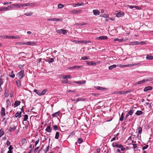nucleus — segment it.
I'll use <instances>...</instances> for the list:
<instances>
[{
    "mask_svg": "<svg viewBox=\"0 0 153 153\" xmlns=\"http://www.w3.org/2000/svg\"><path fill=\"white\" fill-rule=\"evenodd\" d=\"M88 59V57H87L86 56H84L83 57H82L81 58L82 59V60H86Z\"/></svg>",
    "mask_w": 153,
    "mask_h": 153,
    "instance_id": "obj_62",
    "label": "nucleus"
},
{
    "mask_svg": "<svg viewBox=\"0 0 153 153\" xmlns=\"http://www.w3.org/2000/svg\"><path fill=\"white\" fill-rule=\"evenodd\" d=\"M83 3H78V4H77L76 6H77V7H79V6H82L83 5Z\"/></svg>",
    "mask_w": 153,
    "mask_h": 153,
    "instance_id": "obj_59",
    "label": "nucleus"
},
{
    "mask_svg": "<svg viewBox=\"0 0 153 153\" xmlns=\"http://www.w3.org/2000/svg\"><path fill=\"white\" fill-rule=\"evenodd\" d=\"M95 88L97 89L98 90H107V88H104L102 87H100V86H97L95 87Z\"/></svg>",
    "mask_w": 153,
    "mask_h": 153,
    "instance_id": "obj_10",
    "label": "nucleus"
},
{
    "mask_svg": "<svg viewBox=\"0 0 153 153\" xmlns=\"http://www.w3.org/2000/svg\"><path fill=\"white\" fill-rule=\"evenodd\" d=\"M148 145H146L142 148V149L143 150H144L145 149H147L148 148Z\"/></svg>",
    "mask_w": 153,
    "mask_h": 153,
    "instance_id": "obj_55",
    "label": "nucleus"
},
{
    "mask_svg": "<svg viewBox=\"0 0 153 153\" xmlns=\"http://www.w3.org/2000/svg\"><path fill=\"white\" fill-rule=\"evenodd\" d=\"M112 146L114 147H117V144L116 142H114L112 143Z\"/></svg>",
    "mask_w": 153,
    "mask_h": 153,
    "instance_id": "obj_48",
    "label": "nucleus"
},
{
    "mask_svg": "<svg viewBox=\"0 0 153 153\" xmlns=\"http://www.w3.org/2000/svg\"><path fill=\"white\" fill-rule=\"evenodd\" d=\"M149 81V80L148 79H144L142 80L139 81L137 82H136L135 83V85H137L142 84L146 82H147V81Z\"/></svg>",
    "mask_w": 153,
    "mask_h": 153,
    "instance_id": "obj_4",
    "label": "nucleus"
},
{
    "mask_svg": "<svg viewBox=\"0 0 153 153\" xmlns=\"http://www.w3.org/2000/svg\"><path fill=\"white\" fill-rule=\"evenodd\" d=\"M36 42L29 41L27 42V45H30L31 46H34L36 45Z\"/></svg>",
    "mask_w": 153,
    "mask_h": 153,
    "instance_id": "obj_9",
    "label": "nucleus"
},
{
    "mask_svg": "<svg viewBox=\"0 0 153 153\" xmlns=\"http://www.w3.org/2000/svg\"><path fill=\"white\" fill-rule=\"evenodd\" d=\"M146 58L147 59L152 60L153 59V56L151 55L148 54Z\"/></svg>",
    "mask_w": 153,
    "mask_h": 153,
    "instance_id": "obj_19",
    "label": "nucleus"
},
{
    "mask_svg": "<svg viewBox=\"0 0 153 153\" xmlns=\"http://www.w3.org/2000/svg\"><path fill=\"white\" fill-rule=\"evenodd\" d=\"M81 12H82V11L80 10H79L78 11L76 10H72L71 11V12L73 14H78V13H80Z\"/></svg>",
    "mask_w": 153,
    "mask_h": 153,
    "instance_id": "obj_13",
    "label": "nucleus"
},
{
    "mask_svg": "<svg viewBox=\"0 0 153 153\" xmlns=\"http://www.w3.org/2000/svg\"><path fill=\"white\" fill-rule=\"evenodd\" d=\"M39 146L36 147L34 149V153H36L37 152V150H38L39 149Z\"/></svg>",
    "mask_w": 153,
    "mask_h": 153,
    "instance_id": "obj_57",
    "label": "nucleus"
},
{
    "mask_svg": "<svg viewBox=\"0 0 153 153\" xmlns=\"http://www.w3.org/2000/svg\"><path fill=\"white\" fill-rule=\"evenodd\" d=\"M73 83L78 84L79 85L82 84L81 82L80 81H74L73 82Z\"/></svg>",
    "mask_w": 153,
    "mask_h": 153,
    "instance_id": "obj_49",
    "label": "nucleus"
},
{
    "mask_svg": "<svg viewBox=\"0 0 153 153\" xmlns=\"http://www.w3.org/2000/svg\"><path fill=\"white\" fill-rule=\"evenodd\" d=\"M5 11V7H2L0 8V11Z\"/></svg>",
    "mask_w": 153,
    "mask_h": 153,
    "instance_id": "obj_56",
    "label": "nucleus"
},
{
    "mask_svg": "<svg viewBox=\"0 0 153 153\" xmlns=\"http://www.w3.org/2000/svg\"><path fill=\"white\" fill-rule=\"evenodd\" d=\"M68 92H71L72 94H74V93H75V91H71V90H69L68 91Z\"/></svg>",
    "mask_w": 153,
    "mask_h": 153,
    "instance_id": "obj_63",
    "label": "nucleus"
},
{
    "mask_svg": "<svg viewBox=\"0 0 153 153\" xmlns=\"http://www.w3.org/2000/svg\"><path fill=\"white\" fill-rule=\"evenodd\" d=\"M28 116L27 114H25L24 115V117L23 120L24 121H26L28 119Z\"/></svg>",
    "mask_w": 153,
    "mask_h": 153,
    "instance_id": "obj_35",
    "label": "nucleus"
},
{
    "mask_svg": "<svg viewBox=\"0 0 153 153\" xmlns=\"http://www.w3.org/2000/svg\"><path fill=\"white\" fill-rule=\"evenodd\" d=\"M17 75L19 79H21L24 76V70H21L17 74Z\"/></svg>",
    "mask_w": 153,
    "mask_h": 153,
    "instance_id": "obj_1",
    "label": "nucleus"
},
{
    "mask_svg": "<svg viewBox=\"0 0 153 153\" xmlns=\"http://www.w3.org/2000/svg\"><path fill=\"white\" fill-rule=\"evenodd\" d=\"M129 45H139L138 41L130 42L129 43Z\"/></svg>",
    "mask_w": 153,
    "mask_h": 153,
    "instance_id": "obj_14",
    "label": "nucleus"
},
{
    "mask_svg": "<svg viewBox=\"0 0 153 153\" xmlns=\"http://www.w3.org/2000/svg\"><path fill=\"white\" fill-rule=\"evenodd\" d=\"M61 19L58 18H50L47 19L48 21H59Z\"/></svg>",
    "mask_w": 153,
    "mask_h": 153,
    "instance_id": "obj_6",
    "label": "nucleus"
},
{
    "mask_svg": "<svg viewBox=\"0 0 153 153\" xmlns=\"http://www.w3.org/2000/svg\"><path fill=\"white\" fill-rule=\"evenodd\" d=\"M98 39L102 40H104V39H108V37L107 36H100L98 37Z\"/></svg>",
    "mask_w": 153,
    "mask_h": 153,
    "instance_id": "obj_17",
    "label": "nucleus"
},
{
    "mask_svg": "<svg viewBox=\"0 0 153 153\" xmlns=\"http://www.w3.org/2000/svg\"><path fill=\"white\" fill-rule=\"evenodd\" d=\"M134 111V110H133V109L130 110H129V111L128 113L130 115H131L132 114Z\"/></svg>",
    "mask_w": 153,
    "mask_h": 153,
    "instance_id": "obj_40",
    "label": "nucleus"
},
{
    "mask_svg": "<svg viewBox=\"0 0 153 153\" xmlns=\"http://www.w3.org/2000/svg\"><path fill=\"white\" fill-rule=\"evenodd\" d=\"M83 67L82 66H75L72 67H70L68 68L69 69H79L82 68Z\"/></svg>",
    "mask_w": 153,
    "mask_h": 153,
    "instance_id": "obj_15",
    "label": "nucleus"
},
{
    "mask_svg": "<svg viewBox=\"0 0 153 153\" xmlns=\"http://www.w3.org/2000/svg\"><path fill=\"white\" fill-rule=\"evenodd\" d=\"M13 71H12V72L10 74H9V76L10 77H11L12 78H14L15 77V75L13 74Z\"/></svg>",
    "mask_w": 153,
    "mask_h": 153,
    "instance_id": "obj_33",
    "label": "nucleus"
},
{
    "mask_svg": "<svg viewBox=\"0 0 153 153\" xmlns=\"http://www.w3.org/2000/svg\"><path fill=\"white\" fill-rule=\"evenodd\" d=\"M9 92L7 89H6L4 95L5 97H7L9 96Z\"/></svg>",
    "mask_w": 153,
    "mask_h": 153,
    "instance_id": "obj_29",
    "label": "nucleus"
},
{
    "mask_svg": "<svg viewBox=\"0 0 153 153\" xmlns=\"http://www.w3.org/2000/svg\"><path fill=\"white\" fill-rule=\"evenodd\" d=\"M83 142L82 139L81 138H79L77 140V142L79 144Z\"/></svg>",
    "mask_w": 153,
    "mask_h": 153,
    "instance_id": "obj_44",
    "label": "nucleus"
},
{
    "mask_svg": "<svg viewBox=\"0 0 153 153\" xmlns=\"http://www.w3.org/2000/svg\"><path fill=\"white\" fill-rule=\"evenodd\" d=\"M116 67H117L116 65H111L110 66L108 67V69L109 70H111L114 68H116Z\"/></svg>",
    "mask_w": 153,
    "mask_h": 153,
    "instance_id": "obj_25",
    "label": "nucleus"
},
{
    "mask_svg": "<svg viewBox=\"0 0 153 153\" xmlns=\"http://www.w3.org/2000/svg\"><path fill=\"white\" fill-rule=\"evenodd\" d=\"M124 15V12H120L116 14V16L117 17H120L122 16H123Z\"/></svg>",
    "mask_w": 153,
    "mask_h": 153,
    "instance_id": "obj_8",
    "label": "nucleus"
},
{
    "mask_svg": "<svg viewBox=\"0 0 153 153\" xmlns=\"http://www.w3.org/2000/svg\"><path fill=\"white\" fill-rule=\"evenodd\" d=\"M138 132L139 133L141 134L142 132V128L141 127H139L137 129Z\"/></svg>",
    "mask_w": 153,
    "mask_h": 153,
    "instance_id": "obj_38",
    "label": "nucleus"
},
{
    "mask_svg": "<svg viewBox=\"0 0 153 153\" xmlns=\"http://www.w3.org/2000/svg\"><path fill=\"white\" fill-rule=\"evenodd\" d=\"M33 91L38 95L41 96V91H40L36 89H35Z\"/></svg>",
    "mask_w": 153,
    "mask_h": 153,
    "instance_id": "obj_22",
    "label": "nucleus"
},
{
    "mask_svg": "<svg viewBox=\"0 0 153 153\" xmlns=\"http://www.w3.org/2000/svg\"><path fill=\"white\" fill-rule=\"evenodd\" d=\"M21 142L22 145L26 143L27 142L26 139L23 138L21 140Z\"/></svg>",
    "mask_w": 153,
    "mask_h": 153,
    "instance_id": "obj_28",
    "label": "nucleus"
},
{
    "mask_svg": "<svg viewBox=\"0 0 153 153\" xmlns=\"http://www.w3.org/2000/svg\"><path fill=\"white\" fill-rule=\"evenodd\" d=\"M53 129L55 131H56L58 130V128L57 127V126L56 125H53Z\"/></svg>",
    "mask_w": 153,
    "mask_h": 153,
    "instance_id": "obj_47",
    "label": "nucleus"
},
{
    "mask_svg": "<svg viewBox=\"0 0 153 153\" xmlns=\"http://www.w3.org/2000/svg\"><path fill=\"white\" fill-rule=\"evenodd\" d=\"M129 92H130L129 91H120V94H126L127 93H128Z\"/></svg>",
    "mask_w": 153,
    "mask_h": 153,
    "instance_id": "obj_26",
    "label": "nucleus"
},
{
    "mask_svg": "<svg viewBox=\"0 0 153 153\" xmlns=\"http://www.w3.org/2000/svg\"><path fill=\"white\" fill-rule=\"evenodd\" d=\"M2 76H1L0 78V85H1L3 84L4 82L3 80V79L1 78Z\"/></svg>",
    "mask_w": 153,
    "mask_h": 153,
    "instance_id": "obj_46",
    "label": "nucleus"
},
{
    "mask_svg": "<svg viewBox=\"0 0 153 153\" xmlns=\"http://www.w3.org/2000/svg\"><path fill=\"white\" fill-rule=\"evenodd\" d=\"M11 7L10 6H8L7 7H5V11L9 10Z\"/></svg>",
    "mask_w": 153,
    "mask_h": 153,
    "instance_id": "obj_51",
    "label": "nucleus"
},
{
    "mask_svg": "<svg viewBox=\"0 0 153 153\" xmlns=\"http://www.w3.org/2000/svg\"><path fill=\"white\" fill-rule=\"evenodd\" d=\"M16 83L18 88H20L21 86L20 81L19 80H18L16 81Z\"/></svg>",
    "mask_w": 153,
    "mask_h": 153,
    "instance_id": "obj_24",
    "label": "nucleus"
},
{
    "mask_svg": "<svg viewBox=\"0 0 153 153\" xmlns=\"http://www.w3.org/2000/svg\"><path fill=\"white\" fill-rule=\"evenodd\" d=\"M116 136L114 137H113V138H112L111 139V142H112L114 140L116 139Z\"/></svg>",
    "mask_w": 153,
    "mask_h": 153,
    "instance_id": "obj_64",
    "label": "nucleus"
},
{
    "mask_svg": "<svg viewBox=\"0 0 153 153\" xmlns=\"http://www.w3.org/2000/svg\"><path fill=\"white\" fill-rule=\"evenodd\" d=\"M58 77L60 79H67V75H65L64 74H60L59 75Z\"/></svg>",
    "mask_w": 153,
    "mask_h": 153,
    "instance_id": "obj_12",
    "label": "nucleus"
},
{
    "mask_svg": "<svg viewBox=\"0 0 153 153\" xmlns=\"http://www.w3.org/2000/svg\"><path fill=\"white\" fill-rule=\"evenodd\" d=\"M117 67H120V68H124L123 65H122L121 64H118L116 65Z\"/></svg>",
    "mask_w": 153,
    "mask_h": 153,
    "instance_id": "obj_60",
    "label": "nucleus"
},
{
    "mask_svg": "<svg viewBox=\"0 0 153 153\" xmlns=\"http://www.w3.org/2000/svg\"><path fill=\"white\" fill-rule=\"evenodd\" d=\"M16 129V127L15 126H14L13 127H10L9 129V130L10 132H12L14 131Z\"/></svg>",
    "mask_w": 153,
    "mask_h": 153,
    "instance_id": "obj_30",
    "label": "nucleus"
},
{
    "mask_svg": "<svg viewBox=\"0 0 153 153\" xmlns=\"http://www.w3.org/2000/svg\"><path fill=\"white\" fill-rule=\"evenodd\" d=\"M47 89H45L43 90L42 92H41V96L45 94V93L47 91Z\"/></svg>",
    "mask_w": 153,
    "mask_h": 153,
    "instance_id": "obj_42",
    "label": "nucleus"
},
{
    "mask_svg": "<svg viewBox=\"0 0 153 153\" xmlns=\"http://www.w3.org/2000/svg\"><path fill=\"white\" fill-rule=\"evenodd\" d=\"M59 133L58 132H56V133L55 136V139H58L59 137Z\"/></svg>",
    "mask_w": 153,
    "mask_h": 153,
    "instance_id": "obj_34",
    "label": "nucleus"
},
{
    "mask_svg": "<svg viewBox=\"0 0 153 153\" xmlns=\"http://www.w3.org/2000/svg\"><path fill=\"white\" fill-rule=\"evenodd\" d=\"M152 89V87L151 86H148L145 87L144 89V91L145 92L147 91H148L151 90Z\"/></svg>",
    "mask_w": 153,
    "mask_h": 153,
    "instance_id": "obj_7",
    "label": "nucleus"
},
{
    "mask_svg": "<svg viewBox=\"0 0 153 153\" xmlns=\"http://www.w3.org/2000/svg\"><path fill=\"white\" fill-rule=\"evenodd\" d=\"M45 131L48 132H51V126L49 125L45 129Z\"/></svg>",
    "mask_w": 153,
    "mask_h": 153,
    "instance_id": "obj_20",
    "label": "nucleus"
},
{
    "mask_svg": "<svg viewBox=\"0 0 153 153\" xmlns=\"http://www.w3.org/2000/svg\"><path fill=\"white\" fill-rule=\"evenodd\" d=\"M94 14V15L97 16L99 15L100 11L97 10H94L93 11Z\"/></svg>",
    "mask_w": 153,
    "mask_h": 153,
    "instance_id": "obj_16",
    "label": "nucleus"
},
{
    "mask_svg": "<svg viewBox=\"0 0 153 153\" xmlns=\"http://www.w3.org/2000/svg\"><path fill=\"white\" fill-rule=\"evenodd\" d=\"M54 61V59L53 58H50L48 59V62L50 64L53 62Z\"/></svg>",
    "mask_w": 153,
    "mask_h": 153,
    "instance_id": "obj_31",
    "label": "nucleus"
},
{
    "mask_svg": "<svg viewBox=\"0 0 153 153\" xmlns=\"http://www.w3.org/2000/svg\"><path fill=\"white\" fill-rule=\"evenodd\" d=\"M143 112L141 111H137L135 113V114L137 116L143 114Z\"/></svg>",
    "mask_w": 153,
    "mask_h": 153,
    "instance_id": "obj_21",
    "label": "nucleus"
},
{
    "mask_svg": "<svg viewBox=\"0 0 153 153\" xmlns=\"http://www.w3.org/2000/svg\"><path fill=\"white\" fill-rule=\"evenodd\" d=\"M138 64L137 63H134V64H127V65H123L124 68V67H132L133 66L136 65H138Z\"/></svg>",
    "mask_w": 153,
    "mask_h": 153,
    "instance_id": "obj_11",
    "label": "nucleus"
},
{
    "mask_svg": "<svg viewBox=\"0 0 153 153\" xmlns=\"http://www.w3.org/2000/svg\"><path fill=\"white\" fill-rule=\"evenodd\" d=\"M5 108H4L2 107L1 108V116H5Z\"/></svg>",
    "mask_w": 153,
    "mask_h": 153,
    "instance_id": "obj_5",
    "label": "nucleus"
},
{
    "mask_svg": "<svg viewBox=\"0 0 153 153\" xmlns=\"http://www.w3.org/2000/svg\"><path fill=\"white\" fill-rule=\"evenodd\" d=\"M33 14V13L31 12L25 13L24 14V15L26 16H30Z\"/></svg>",
    "mask_w": 153,
    "mask_h": 153,
    "instance_id": "obj_39",
    "label": "nucleus"
},
{
    "mask_svg": "<svg viewBox=\"0 0 153 153\" xmlns=\"http://www.w3.org/2000/svg\"><path fill=\"white\" fill-rule=\"evenodd\" d=\"M39 142V139H38V140H37L35 142V145H33V149H34V146H36L38 144Z\"/></svg>",
    "mask_w": 153,
    "mask_h": 153,
    "instance_id": "obj_41",
    "label": "nucleus"
},
{
    "mask_svg": "<svg viewBox=\"0 0 153 153\" xmlns=\"http://www.w3.org/2000/svg\"><path fill=\"white\" fill-rule=\"evenodd\" d=\"M27 42H19V44H21V45H27Z\"/></svg>",
    "mask_w": 153,
    "mask_h": 153,
    "instance_id": "obj_61",
    "label": "nucleus"
},
{
    "mask_svg": "<svg viewBox=\"0 0 153 153\" xmlns=\"http://www.w3.org/2000/svg\"><path fill=\"white\" fill-rule=\"evenodd\" d=\"M49 149V146H48L44 150L45 153H46L48 151Z\"/></svg>",
    "mask_w": 153,
    "mask_h": 153,
    "instance_id": "obj_50",
    "label": "nucleus"
},
{
    "mask_svg": "<svg viewBox=\"0 0 153 153\" xmlns=\"http://www.w3.org/2000/svg\"><path fill=\"white\" fill-rule=\"evenodd\" d=\"M20 38V37L19 36H11V39H19Z\"/></svg>",
    "mask_w": 153,
    "mask_h": 153,
    "instance_id": "obj_43",
    "label": "nucleus"
},
{
    "mask_svg": "<svg viewBox=\"0 0 153 153\" xmlns=\"http://www.w3.org/2000/svg\"><path fill=\"white\" fill-rule=\"evenodd\" d=\"M12 6L14 8H20V4H12Z\"/></svg>",
    "mask_w": 153,
    "mask_h": 153,
    "instance_id": "obj_18",
    "label": "nucleus"
},
{
    "mask_svg": "<svg viewBox=\"0 0 153 153\" xmlns=\"http://www.w3.org/2000/svg\"><path fill=\"white\" fill-rule=\"evenodd\" d=\"M72 42H75L76 43H87V42L85 40H81V41H79V40H73Z\"/></svg>",
    "mask_w": 153,
    "mask_h": 153,
    "instance_id": "obj_3",
    "label": "nucleus"
},
{
    "mask_svg": "<svg viewBox=\"0 0 153 153\" xmlns=\"http://www.w3.org/2000/svg\"><path fill=\"white\" fill-rule=\"evenodd\" d=\"M20 103L21 102L20 101L16 100L15 102L14 105L15 106L17 107L20 104Z\"/></svg>",
    "mask_w": 153,
    "mask_h": 153,
    "instance_id": "obj_23",
    "label": "nucleus"
},
{
    "mask_svg": "<svg viewBox=\"0 0 153 153\" xmlns=\"http://www.w3.org/2000/svg\"><path fill=\"white\" fill-rule=\"evenodd\" d=\"M4 130L2 128L0 129V137H2L4 134Z\"/></svg>",
    "mask_w": 153,
    "mask_h": 153,
    "instance_id": "obj_27",
    "label": "nucleus"
},
{
    "mask_svg": "<svg viewBox=\"0 0 153 153\" xmlns=\"http://www.w3.org/2000/svg\"><path fill=\"white\" fill-rule=\"evenodd\" d=\"M56 32L59 34H65L67 33V30H66L61 29L56 30Z\"/></svg>",
    "mask_w": 153,
    "mask_h": 153,
    "instance_id": "obj_2",
    "label": "nucleus"
},
{
    "mask_svg": "<svg viewBox=\"0 0 153 153\" xmlns=\"http://www.w3.org/2000/svg\"><path fill=\"white\" fill-rule=\"evenodd\" d=\"M64 7V5L61 4H59L58 5V8L59 9H61Z\"/></svg>",
    "mask_w": 153,
    "mask_h": 153,
    "instance_id": "obj_45",
    "label": "nucleus"
},
{
    "mask_svg": "<svg viewBox=\"0 0 153 153\" xmlns=\"http://www.w3.org/2000/svg\"><path fill=\"white\" fill-rule=\"evenodd\" d=\"M8 149L10 151H12V150H13V147L12 145H10V146L8 148Z\"/></svg>",
    "mask_w": 153,
    "mask_h": 153,
    "instance_id": "obj_58",
    "label": "nucleus"
},
{
    "mask_svg": "<svg viewBox=\"0 0 153 153\" xmlns=\"http://www.w3.org/2000/svg\"><path fill=\"white\" fill-rule=\"evenodd\" d=\"M7 38V39H11V36H7V35H4V39Z\"/></svg>",
    "mask_w": 153,
    "mask_h": 153,
    "instance_id": "obj_52",
    "label": "nucleus"
},
{
    "mask_svg": "<svg viewBox=\"0 0 153 153\" xmlns=\"http://www.w3.org/2000/svg\"><path fill=\"white\" fill-rule=\"evenodd\" d=\"M124 118V116H123V112L121 115V116L120 118V121H123V120Z\"/></svg>",
    "mask_w": 153,
    "mask_h": 153,
    "instance_id": "obj_36",
    "label": "nucleus"
},
{
    "mask_svg": "<svg viewBox=\"0 0 153 153\" xmlns=\"http://www.w3.org/2000/svg\"><path fill=\"white\" fill-rule=\"evenodd\" d=\"M152 103H149V102H146L145 103V104L146 105H149V108H151L152 107V106H151V104H152Z\"/></svg>",
    "mask_w": 153,
    "mask_h": 153,
    "instance_id": "obj_54",
    "label": "nucleus"
},
{
    "mask_svg": "<svg viewBox=\"0 0 153 153\" xmlns=\"http://www.w3.org/2000/svg\"><path fill=\"white\" fill-rule=\"evenodd\" d=\"M123 40V39H119L118 38H115L114 39V41L115 42L116 41H118L119 42H122Z\"/></svg>",
    "mask_w": 153,
    "mask_h": 153,
    "instance_id": "obj_37",
    "label": "nucleus"
},
{
    "mask_svg": "<svg viewBox=\"0 0 153 153\" xmlns=\"http://www.w3.org/2000/svg\"><path fill=\"white\" fill-rule=\"evenodd\" d=\"M59 112H57L55 113H54L52 115L53 117H56L58 116L59 115Z\"/></svg>",
    "mask_w": 153,
    "mask_h": 153,
    "instance_id": "obj_32",
    "label": "nucleus"
},
{
    "mask_svg": "<svg viewBox=\"0 0 153 153\" xmlns=\"http://www.w3.org/2000/svg\"><path fill=\"white\" fill-rule=\"evenodd\" d=\"M26 5H27L26 3L20 4V7L26 6Z\"/></svg>",
    "mask_w": 153,
    "mask_h": 153,
    "instance_id": "obj_53",
    "label": "nucleus"
}]
</instances>
